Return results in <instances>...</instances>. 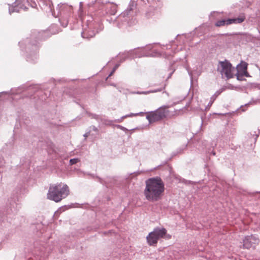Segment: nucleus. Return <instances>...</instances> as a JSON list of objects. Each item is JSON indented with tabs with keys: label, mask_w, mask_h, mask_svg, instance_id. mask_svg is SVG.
Instances as JSON below:
<instances>
[{
	"label": "nucleus",
	"mask_w": 260,
	"mask_h": 260,
	"mask_svg": "<svg viewBox=\"0 0 260 260\" xmlns=\"http://www.w3.org/2000/svg\"><path fill=\"white\" fill-rule=\"evenodd\" d=\"M146 186L144 195L146 199L150 202H156L162 198L165 191V184L159 177H153L145 181Z\"/></svg>",
	"instance_id": "1"
},
{
	"label": "nucleus",
	"mask_w": 260,
	"mask_h": 260,
	"mask_svg": "<svg viewBox=\"0 0 260 260\" xmlns=\"http://www.w3.org/2000/svg\"><path fill=\"white\" fill-rule=\"evenodd\" d=\"M69 193V189L67 185H62L61 184L53 185L49 187L47 198L55 202H58L68 196Z\"/></svg>",
	"instance_id": "2"
},
{
	"label": "nucleus",
	"mask_w": 260,
	"mask_h": 260,
	"mask_svg": "<svg viewBox=\"0 0 260 260\" xmlns=\"http://www.w3.org/2000/svg\"><path fill=\"white\" fill-rule=\"evenodd\" d=\"M169 107V106H163L154 111L148 112L146 113V118L149 123L161 120L169 115L170 111L168 109Z\"/></svg>",
	"instance_id": "3"
},
{
	"label": "nucleus",
	"mask_w": 260,
	"mask_h": 260,
	"mask_svg": "<svg viewBox=\"0 0 260 260\" xmlns=\"http://www.w3.org/2000/svg\"><path fill=\"white\" fill-rule=\"evenodd\" d=\"M167 236L170 238L171 236L167 235V230L165 228H155L154 230L150 232L146 237L147 241L150 246H155L157 243L158 240L160 238H164Z\"/></svg>",
	"instance_id": "4"
},
{
	"label": "nucleus",
	"mask_w": 260,
	"mask_h": 260,
	"mask_svg": "<svg viewBox=\"0 0 260 260\" xmlns=\"http://www.w3.org/2000/svg\"><path fill=\"white\" fill-rule=\"evenodd\" d=\"M217 71L220 72L222 77L228 79L233 78L234 75V68L232 67L231 63L226 60L219 62Z\"/></svg>",
	"instance_id": "5"
},
{
	"label": "nucleus",
	"mask_w": 260,
	"mask_h": 260,
	"mask_svg": "<svg viewBox=\"0 0 260 260\" xmlns=\"http://www.w3.org/2000/svg\"><path fill=\"white\" fill-rule=\"evenodd\" d=\"M259 242V239L257 235L246 236L243 239L242 248L247 249H254Z\"/></svg>",
	"instance_id": "6"
},
{
	"label": "nucleus",
	"mask_w": 260,
	"mask_h": 260,
	"mask_svg": "<svg viewBox=\"0 0 260 260\" xmlns=\"http://www.w3.org/2000/svg\"><path fill=\"white\" fill-rule=\"evenodd\" d=\"M247 64L245 62H241L237 67V71L236 76L238 80H242V78L243 76L248 77V74L247 72Z\"/></svg>",
	"instance_id": "7"
},
{
	"label": "nucleus",
	"mask_w": 260,
	"mask_h": 260,
	"mask_svg": "<svg viewBox=\"0 0 260 260\" xmlns=\"http://www.w3.org/2000/svg\"><path fill=\"white\" fill-rule=\"evenodd\" d=\"M245 17L244 16H240L237 18L228 19V24L230 25L232 24L241 23L244 21Z\"/></svg>",
	"instance_id": "8"
},
{
	"label": "nucleus",
	"mask_w": 260,
	"mask_h": 260,
	"mask_svg": "<svg viewBox=\"0 0 260 260\" xmlns=\"http://www.w3.org/2000/svg\"><path fill=\"white\" fill-rule=\"evenodd\" d=\"M227 20H218L215 23V26L217 27L223 26L224 25H229L228 24Z\"/></svg>",
	"instance_id": "9"
},
{
	"label": "nucleus",
	"mask_w": 260,
	"mask_h": 260,
	"mask_svg": "<svg viewBox=\"0 0 260 260\" xmlns=\"http://www.w3.org/2000/svg\"><path fill=\"white\" fill-rule=\"evenodd\" d=\"M78 161H79V159H78V158H73V159H70V164L71 165H73L76 164Z\"/></svg>",
	"instance_id": "10"
},
{
	"label": "nucleus",
	"mask_w": 260,
	"mask_h": 260,
	"mask_svg": "<svg viewBox=\"0 0 260 260\" xmlns=\"http://www.w3.org/2000/svg\"><path fill=\"white\" fill-rule=\"evenodd\" d=\"M143 114H144V113L143 112H141L140 113V115H143Z\"/></svg>",
	"instance_id": "11"
},
{
	"label": "nucleus",
	"mask_w": 260,
	"mask_h": 260,
	"mask_svg": "<svg viewBox=\"0 0 260 260\" xmlns=\"http://www.w3.org/2000/svg\"><path fill=\"white\" fill-rule=\"evenodd\" d=\"M24 0H20L21 2H23Z\"/></svg>",
	"instance_id": "12"
}]
</instances>
